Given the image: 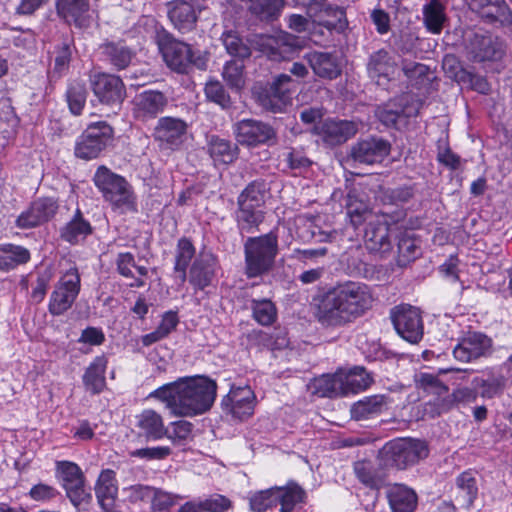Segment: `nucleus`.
I'll use <instances>...</instances> for the list:
<instances>
[{"label": "nucleus", "mask_w": 512, "mask_h": 512, "mask_svg": "<svg viewBox=\"0 0 512 512\" xmlns=\"http://www.w3.org/2000/svg\"><path fill=\"white\" fill-rule=\"evenodd\" d=\"M80 291V276L77 269H70L58 282L52 292L49 311L52 315L66 312L75 301Z\"/></svg>", "instance_id": "f8f14e48"}, {"label": "nucleus", "mask_w": 512, "mask_h": 512, "mask_svg": "<svg viewBox=\"0 0 512 512\" xmlns=\"http://www.w3.org/2000/svg\"><path fill=\"white\" fill-rule=\"evenodd\" d=\"M91 233L90 223L83 218L81 211L77 209L73 218L62 228L61 237L63 240L75 244Z\"/></svg>", "instance_id": "ea45409f"}, {"label": "nucleus", "mask_w": 512, "mask_h": 512, "mask_svg": "<svg viewBox=\"0 0 512 512\" xmlns=\"http://www.w3.org/2000/svg\"><path fill=\"white\" fill-rule=\"evenodd\" d=\"M195 255V247L188 238H180L177 243L174 271L179 274L181 283L187 279V267Z\"/></svg>", "instance_id": "c03bdc74"}, {"label": "nucleus", "mask_w": 512, "mask_h": 512, "mask_svg": "<svg viewBox=\"0 0 512 512\" xmlns=\"http://www.w3.org/2000/svg\"><path fill=\"white\" fill-rule=\"evenodd\" d=\"M181 496L154 488L151 496V507L154 511H164L172 507Z\"/></svg>", "instance_id": "0e129e2a"}, {"label": "nucleus", "mask_w": 512, "mask_h": 512, "mask_svg": "<svg viewBox=\"0 0 512 512\" xmlns=\"http://www.w3.org/2000/svg\"><path fill=\"white\" fill-rule=\"evenodd\" d=\"M454 79L457 82L468 84L473 90L482 94H487L490 90L489 83L483 76L473 74L465 69L454 73Z\"/></svg>", "instance_id": "680f3d73"}, {"label": "nucleus", "mask_w": 512, "mask_h": 512, "mask_svg": "<svg viewBox=\"0 0 512 512\" xmlns=\"http://www.w3.org/2000/svg\"><path fill=\"white\" fill-rule=\"evenodd\" d=\"M371 382V377L363 367H354L343 377V393L366 389Z\"/></svg>", "instance_id": "3c124183"}, {"label": "nucleus", "mask_w": 512, "mask_h": 512, "mask_svg": "<svg viewBox=\"0 0 512 512\" xmlns=\"http://www.w3.org/2000/svg\"><path fill=\"white\" fill-rule=\"evenodd\" d=\"M328 252L329 251L326 246L308 249H295L293 257L304 264H307L308 262L317 263L318 259L325 257Z\"/></svg>", "instance_id": "774afa93"}, {"label": "nucleus", "mask_w": 512, "mask_h": 512, "mask_svg": "<svg viewBox=\"0 0 512 512\" xmlns=\"http://www.w3.org/2000/svg\"><path fill=\"white\" fill-rule=\"evenodd\" d=\"M417 110L407 105L404 98L390 101L377 107L375 115L386 127H397L400 123H406L407 118L416 115Z\"/></svg>", "instance_id": "cd10ccee"}, {"label": "nucleus", "mask_w": 512, "mask_h": 512, "mask_svg": "<svg viewBox=\"0 0 512 512\" xmlns=\"http://www.w3.org/2000/svg\"><path fill=\"white\" fill-rule=\"evenodd\" d=\"M357 132V125L352 121L326 119L315 126L314 134L330 146L340 145L352 138Z\"/></svg>", "instance_id": "4be33fe9"}, {"label": "nucleus", "mask_w": 512, "mask_h": 512, "mask_svg": "<svg viewBox=\"0 0 512 512\" xmlns=\"http://www.w3.org/2000/svg\"><path fill=\"white\" fill-rule=\"evenodd\" d=\"M268 191L264 180H255L247 185L238 197L237 203L261 208L265 202V195Z\"/></svg>", "instance_id": "a18cd8bd"}, {"label": "nucleus", "mask_w": 512, "mask_h": 512, "mask_svg": "<svg viewBox=\"0 0 512 512\" xmlns=\"http://www.w3.org/2000/svg\"><path fill=\"white\" fill-rule=\"evenodd\" d=\"M375 465L369 460H359L353 464V470L357 479L366 487L370 489H380L386 480L384 469L386 467Z\"/></svg>", "instance_id": "7c9ffc66"}, {"label": "nucleus", "mask_w": 512, "mask_h": 512, "mask_svg": "<svg viewBox=\"0 0 512 512\" xmlns=\"http://www.w3.org/2000/svg\"><path fill=\"white\" fill-rule=\"evenodd\" d=\"M236 139L247 146L275 144L276 132L269 124L255 119H243L234 126Z\"/></svg>", "instance_id": "4468645a"}, {"label": "nucleus", "mask_w": 512, "mask_h": 512, "mask_svg": "<svg viewBox=\"0 0 512 512\" xmlns=\"http://www.w3.org/2000/svg\"><path fill=\"white\" fill-rule=\"evenodd\" d=\"M386 407V398L383 395L365 397L354 403L351 407V416L355 420L367 419L379 414Z\"/></svg>", "instance_id": "58836bf2"}, {"label": "nucleus", "mask_w": 512, "mask_h": 512, "mask_svg": "<svg viewBox=\"0 0 512 512\" xmlns=\"http://www.w3.org/2000/svg\"><path fill=\"white\" fill-rule=\"evenodd\" d=\"M204 512H226L232 507L229 498L221 494H213L202 500Z\"/></svg>", "instance_id": "338daca9"}, {"label": "nucleus", "mask_w": 512, "mask_h": 512, "mask_svg": "<svg viewBox=\"0 0 512 512\" xmlns=\"http://www.w3.org/2000/svg\"><path fill=\"white\" fill-rule=\"evenodd\" d=\"M107 360L104 356H99L86 369L83 375V382L87 390L93 394L100 393L105 387V370Z\"/></svg>", "instance_id": "4c0bfd02"}, {"label": "nucleus", "mask_w": 512, "mask_h": 512, "mask_svg": "<svg viewBox=\"0 0 512 512\" xmlns=\"http://www.w3.org/2000/svg\"><path fill=\"white\" fill-rule=\"evenodd\" d=\"M158 45L168 67L176 72L186 73L192 65L202 68L205 64L202 57L195 56L191 46L184 42L166 36L158 41Z\"/></svg>", "instance_id": "6e6552de"}, {"label": "nucleus", "mask_w": 512, "mask_h": 512, "mask_svg": "<svg viewBox=\"0 0 512 512\" xmlns=\"http://www.w3.org/2000/svg\"><path fill=\"white\" fill-rule=\"evenodd\" d=\"M276 497H278L276 486L255 492L249 499L250 508L255 512H265L277 504Z\"/></svg>", "instance_id": "bf43d9fd"}, {"label": "nucleus", "mask_w": 512, "mask_h": 512, "mask_svg": "<svg viewBox=\"0 0 512 512\" xmlns=\"http://www.w3.org/2000/svg\"><path fill=\"white\" fill-rule=\"evenodd\" d=\"M304 58L314 74L320 78L332 80L341 74L338 59L332 53L314 51L307 53Z\"/></svg>", "instance_id": "c85d7f7f"}, {"label": "nucleus", "mask_w": 512, "mask_h": 512, "mask_svg": "<svg viewBox=\"0 0 512 512\" xmlns=\"http://www.w3.org/2000/svg\"><path fill=\"white\" fill-rule=\"evenodd\" d=\"M252 311L254 319L263 326L271 325L276 320V307L270 300H253Z\"/></svg>", "instance_id": "13d9d810"}, {"label": "nucleus", "mask_w": 512, "mask_h": 512, "mask_svg": "<svg viewBox=\"0 0 512 512\" xmlns=\"http://www.w3.org/2000/svg\"><path fill=\"white\" fill-rule=\"evenodd\" d=\"M472 385L474 389L481 388V396L484 398H493L494 396L500 394L504 388V380L501 378H489L482 379L476 377L472 381Z\"/></svg>", "instance_id": "e2e57ef3"}, {"label": "nucleus", "mask_w": 512, "mask_h": 512, "mask_svg": "<svg viewBox=\"0 0 512 512\" xmlns=\"http://www.w3.org/2000/svg\"><path fill=\"white\" fill-rule=\"evenodd\" d=\"M255 44L258 50L273 61L289 59L302 47L298 37L286 32L277 36H258Z\"/></svg>", "instance_id": "9b49d317"}, {"label": "nucleus", "mask_w": 512, "mask_h": 512, "mask_svg": "<svg viewBox=\"0 0 512 512\" xmlns=\"http://www.w3.org/2000/svg\"><path fill=\"white\" fill-rule=\"evenodd\" d=\"M428 456V447L417 439H399L384 445L379 451L380 465L386 468L406 469Z\"/></svg>", "instance_id": "20e7f679"}, {"label": "nucleus", "mask_w": 512, "mask_h": 512, "mask_svg": "<svg viewBox=\"0 0 512 512\" xmlns=\"http://www.w3.org/2000/svg\"><path fill=\"white\" fill-rule=\"evenodd\" d=\"M277 503H280V512H291L298 503L305 498V491L296 483L291 482L286 486H276Z\"/></svg>", "instance_id": "37998d69"}, {"label": "nucleus", "mask_w": 512, "mask_h": 512, "mask_svg": "<svg viewBox=\"0 0 512 512\" xmlns=\"http://www.w3.org/2000/svg\"><path fill=\"white\" fill-rule=\"evenodd\" d=\"M87 89L84 84L71 83L66 92L68 107L74 115H80L87 99Z\"/></svg>", "instance_id": "4d7b16f0"}, {"label": "nucleus", "mask_w": 512, "mask_h": 512, "mask_svg": "<svg viewBox=\"0 0 512 512\" xmlns=\"http://www.w3.org/2000/svg\"><path fill=\"white\" fill-rule=\"evenodd\" d=\"M264 220V211L261 208L238 203L236 222L241 233H254Z\"/></svg>", "instance_id": "e433bc0d"}, {"label": "nucleus", "mask_w": 512, "mask_h": 512, "mask_svg": "<svg viewBox=\"0 0 512 512\" xmlns=\"http://www.w3.org/2000/svg\"><path fill=\"white\" fill-rule=\"evenodd\" d=\"M315 392L321 397H335L343 393V377L324 375L314 381Z\"/></svg>", "instance_id": "5fc2aeb1"}, {"label": "nucleus", "mask_w": 512, "mask_h": 512, "mask_svg": "<svg viewBox=\"0 0 512 512\" xmlns=\"http://www.w3.org/2000/svg\"><path fill=\"white\" fill-rule=\"evenodd\" d=\"M222 43L227 53L237 60H244L251 56L250 47L243 42V40L232 31H227L222 34Z\"/></svg>", "instance_id": "6e6d98bb"}, {"label": "nucleus", "mask_w": 512, "mask_h": 512, "mask_svg": "<svg viewBox=\"0 0 512 512\" xmlns=\"http://www.w3.org/2000/svg\"><path fill=\"white\" fill-rule=\"evenodd\" d=\"M390 318L397 334L411 344H417L424 335L421 312L417 307L400 304L391 309Z\"/></svg>", "instance_id": "0eeeda50"}, {"label": "nucleus", "mask_w": 512, "mask_h": 512, "mask_svg": "<svg viewBox=\"0 0 512 512\" xmlns=\"http://www.w3.org/2000/svg\"><path fill=\"white\" fill-rule=\"evenodd\" d=\"M480 14L490 23H499L502 27L512 25V11L505 0H499L497 3L489 4Z\"/></svg>", "instance_id": "de8ad7c7"}, {"label": "nucleus", "mask_w": 512, "mask_h": 512, "mask_svg": "<svg viewBox=\"0 0 512 512\" xmlns=\"http://www.w3.org/2000/svg\"><path fill=\"white\" fill-rule=\"evenodd\" d=\"M466 50L475 62L497 61L504 55V44L489 33L473 32L467 38Z\"/></svg>", "instance_id": "9d476101"}, {"label": "nucleus", "mask_w": 512, "mask_h": 512, "mask_svg": "<svg viewBox=\"0 0 512 512\" xmlns=\"http://www.w3.org/2000/svg\"><path fill=\"white\" fill-rule=\"evenodd\" d=\"M283 0H250L249 10L260 20L276 18L283 7Z\"/></svg>", "instance_id": "864d4df0"}, {"label": "nucleus", "mask_w": 512, "mask_h": 512, "mask_svg": "<svg viewBox=\"0 0 512 512\" xmlns=\"http://www.w3.org/2000/svg\"><path fill=\"white\" fill-rule=\"evenodd\" d=\"M397 67L395 57L384 48L372 52L366 63L368 77L384 89H388L390 82L395 79Z\"/></svg>", "instance_id": "ddd939ff"}, {"label": "nucleus", "mask_w": 512, "mask_h": 512, "mask_svg": "<svg viewBox=\"0 0 512 512\" xmlns=\"http://www.w3.org/2000/svg\"><path fill=\"white\" fill-rule=\"evenodd\" d=\"M292 82V78L287 74L276 76L262 98L263 107L274 113L282 112L291 99Z\"/></svg>", "instance_id": "a878e982"}, {"label": "nucleus", "mask_w": 512, "mask_h": 512, "mask_svg": "<svg viewBox=\"0 0 512 512\" xmlns=\"http://www.w3.org/2000/svg\"><path fill=\"white\" fill-rule=\"evenodd\" d=\"M30 259L29 251L13 244L0 245V270H10L25 264Z\"/></svg>", "instance_id": "79ce46f5"}, {"label": "nucleus", "mask_w": 512, "mask_h": 512, "mask_svg": "<svg viewBox=\"0 0 512 512\" xmlns=\"http://www.w3.org/2000/svg\"><path fill=\"white\" fill-rule=\"evenodd\" d=\"M386 497L392 512H414L417 507L415 491L404 484L389 485Z\"/></svg>", "instance_id": "c756f323"}, {"label": "nucleus", "mask_w": 512, "mask_h": 512, "mask_svg": "<svg viewBox=\"0 0 512 512\" xmlns=\"http://www.w3.org/2000/svg\"><path fill=\"white\" fill-rule=\"evenodd\" d=\"M167 105L168 97L163 92L144 90L136 94L132 101V115L134 119L145 123L163 113Z\"/></svg>", "instance_id": "2eb2a0df"}, {"label": "nucleus", "mask_w": 512, "mask_h": 512, "mask_svg": "<svg viewBox=\"0 0 512 512\" xmlns=\"http://www.w3.org/2000/svg\"><path fill=\"white\" fill-rule=\"evenodd\" d=\"M423 19L426 28L434 33L439 34L443 27L445 19L444 8L439 0H430L423 7Z\"/></svg>", "instance_id": "49530a36"}, {"label": "nucleus", "mask_w": 512, "mask_h": 512, "mask_svg": "<svg viewBox=\"0 0 512 512\" xmlns=\"http://www.w3.org/2000/svg\"><path fill=\"white\" fill-rule=\"evenodd\" d=\"M216 263V258L212 253L200 252L189 271L190 284L197 290H204L210 286L215 277Z\"/></svg>", "instance_id": "bb28decb"}, {"label": "nucleus", "mask_w": 512, "mask_h": 512, "mask_svg": "<svg viewBox=\"0 0 512 512\" xmlns=\"http://www.w3.org/2000/svg\"><path fill=\"white\" fill-rule=\"evenodd\" d=\"M58 210V203L53 198H40L32 202L30 207L22 212L16 226L21 229H30L51 220Z\"/></svg>", "instance_id": "aec40b11"}, {"label": "nucleus", "mask_w": 512, "mask_h": 512, "mask_svg": "<svg viewBox=\"0 0 512 512\" xmlns=\"http://www.w3.org/2000/svg\"><path fill=\"white\" fill-rule=\"evenodd\" d=\"M492 348V340L485 334L473 332L466 335L454 348V357L462 362H470L488 355Z\"/></svg>", "instance_id": "393cba45"}, {"label": "nucleus", "mask_w": 512, "mask_h": 512, "mask_svg": "<svg viewBox=\"0 0 512 512\" xmlns=\"http://www.w3.org/2000/svg\"><path fill=\"white\" fill-rule=\"evenodd\" d=\"M94 95L105 105H120L126 97L122 79L116 75L97 73L91 78Z\"/></svg>", "instance_id": "f3484780"}, {"label": "nucleus", "mask_w": 512, "mask_h": 512, "mask_svg": "<svg viewBox=\"0 0 512 512\" xmlns=\"http://www.w3.org/2000/svg\"><path fill=\"white\" fill-rule=\"evenodd\" d=\"M117 492L115 472L110 469L102 471L95 486V494L103 510L112 508Z\"/></svg>", "instance_id": "2f4dec72"}, {"label": "nucleus", "mask_w": 512, "mask_h": 512, "mask_svg": "<svg viewBox=\"0 0 512 512\" xmlns=\"http://www.w3.org/2000/svg\"><path fill=\"white\" fill-rule=\"evenodd\" d=\"M100 49L105 59L118 70L128 67L134 57L132 50L123 42H106Z\"/></svg>", "instance_id": "c9c22d12"}, {"label": "nucleus", "mask_w": 512, "mask_h": 512, "mask_svg": "<svg viewBox=\"0 0 512 512\" xmlns=\"http://www.w3.org/2000/svg\"><path fill=\"white\" fill-rule=\"evenodd\" d=\"M71 58V48L67 42H62L57 46L53 75L61 76L68 69Z\"/></svg>", "instance_id": "69168bd1"}, {"label": "nucleus", "mask_w": 512, "mask_h": 512, "mask_svg": "<svg viewBox=\"0 0 512 512\" xmlns=\"http://www.w3.org/2000/svg\"><path fill=\"white\" fill-rule=\"evenodd\" d=\"M397 253L399 265H406L420 254L418 241L407 233L398 236Z\"/></svg>", "instance_id": "603ef678"}, {"label": "nucleus", "mask_w": 512, "mask_h": 512, "mask_svg": "<svg viewBox=\"0 0 512 512\" xmlns=\"http://www.w3.org/2000/svg\"><path fill=\"white\" fill-rule=\"evenodd\" d=\"M94 183L105 200L114 206L128 209L133 207V191L124 177L115 174L105 166H100L94 175Z\"/></svg>", "instance_id": "39448f33"}, {"label": "nucleus", "mask_w": 512, "mask_h": 512, "mask_svg": "<svg viewBox=\"0 0 512 512\" xmlns=\"http://www.w3.org/2000/svg\"><path fill=\"white\" fill-rule=\"evenodd\" d=\"M113 128L105 121L88 125L75 145V155L84 160L97 158L113 139Z\"/></svg>", "instance_id": "423d86ee"}, {"label": "nucleus", "mask_w": 512, "mask_h": 512, "mask_svg": "<svg viewBox=\"0 0 512 512\" xmlns=\"http://www.w3.org/2000/svg\"><path fill=\"white\" fill-rule=\"evenodd\" d=\"M243 60L227 61L223 67L222 77L231 89L241 90L245 85Z\"/></svg>", "instance_id": "8fccbe9b"}, {"label": "nucleus", "mask_w": 512, "mask_h": 512, "mask_svg": "<svg viewBox=\"0 0 512 512\" xmlns=\"http://www.w3.org/2000/svg\"><path fill=\"white\" fill-rule=\"evenodd\" d=\"M245 274L248 278L268 273L278 254L277 235L270 232L258 237H248L244 242Z\"/></svg>", "instance_id": "7ed1b4c3"}, {"label": "nucleus", "mask_w": 512, "mask_h": 512, "mask_svg": "<svg viewBox=\"0 0 512 512\" xmlns=\"http://www.w3.org/2000/svg\"><path fill=\"white\" fill-rule=\"evenodd\" d=\"M390 143L382 138H370L351 147V158L361 164L380 163L390 153Z\"/></svg>", "instance_id": "5701e85b"}, {"label": "nucleus", "mask_w": 512, "mask_h": 512, "mask_svg": "<svg viewBox=\"0 0 512 512\" xmlns=\"http://www.w3.org/2000/svg\"><path fill=\"white\" fill-rule=\"evenodd\" d=\"M346 211L355 228L362 225L371 216V210L368 205L364 201L359 200L354 193L347 195Z\"/></svg>", "instance_id": "09e8293b"}, {"label": "nucleus", "mask_w": 512, "mask_h": 512, "mask_svg": "<svg viewBox=\"0 0 512 512\" xmlns=\"http://www.w3.org/2000/svg\"><path fill=\"white\" fill-rule=\"evenodd\" d=\"M456 495L455 500L462 508H470L478 495L477 480L474 475L469 472L461 473L456 479Z\"/></svg>", "instance_id": "72a5a7b5"}, {"label": "nucleus", "mask_w": 512, "mask_h": 512, "mask_svg": "<svg viewBox=\"0 0 512 512\" xmlns=\"http://www.w3.org/2000/svg\"><path fill=\"white\" fill-rule=\"evenodd\" d=\"M208 152L215 162L230 164L238 156V147L229 140L212 136L208 144Z\"/></svg>", "instance_id": "a19ab883"}, {"label": "nucleus", "mask_w": 512, "mask_h": 512, "mask_svg": "<svg viewBox=\"0 0 512 512\" xmlns=\"http://www.w3.org/2000/svg\"><path fill=\"white\" fill-rule=\"evenodd\" d=\"M216 390L215 381L207 377H185L159 387L150 393V397L165 403L175 416L192 417L212 407Z\"/></svg>", "instance_id": "f03ea898"}, {"label": "nucleus", "mask_w": 512, "mask_h": 512, "mask_svg": "<svg viewBox=\"0 0 512 512\" xmlns=\"http://www.w3.org/2000/svg\"><path fill=\"white\" fill-rule=\"evenodd\" d=\"M136 426L148 439L158 440L167 434L163 419L156 411L147 409L136 416Z\"/></svg>", "instance_id": "473e14b6"}, {"label": "nucleus", "mask_w": 512, "mask_h": 512, "mask_svg": "<svg viewBox=\"0 0 512 512\" xmlns=\"http://www.w3.org/2000/svg\"><path fill=\"white\" fill-rule=\"evenodd\" d=\"M316 27L323 26L329 33L333 30L342 32L348 25L345 11L342 7L326 3V0H316L308 5V14Z\"/></svg>", "instance_id": "dca6fc26"}, {"label": "nucleus", "mask_w": 512, "mask_h": 512, "mask_svg": "<svg viewBox=\"0 0 512 512\" xmlns=\"http://www.w3.org/2000/svg\"><path fill=\"white\" fill-rule=\"evenodd\" d=\"M395 228L390 226L386 219L377 218L368 223L365 229V246L372 252L385 257L392 251L391 235Z\"/></svg>", "instance_id": "a211bd4d"}, {"label": "nucleus", "mask_w": 512, "mask_h": 512, "mask_svg": "<svg viewBox=\"0 0 512 512\" xmlns=\"http://www.w3.org/2000/svg\"><path fill=\"white\" fill-rule=\"evenodd\" d=\"M187 132V124L180 118L161 117L153 130L155 141L163 148L175 149L179 147Z\"/></svg>", "instance_id": "6ab92c4d"}, {"label": "nucleus", "mask_w": 512, "mask_h": 512, "mask_svg": "<svg viewBox=\"0 0 512 512\" xmlns=\"http://www.w3.org/2000/svg\"><path fill=\"white\" fill-rule=\"evenodd\" d=\"M57 471L67 497L77 509L91 501V493L85 488L84 474L76 463L57 462Z\"/></svg>", "instance_id": "1a4fd4ad"}, {"label": "nucleus", "mask_w": 512, "mask_h": 512, "mask_svg": "<svg viewBox=\"0 0 512 512\" xmlns=\"http://www.w3.org/2000/svg\"><path fill=\"white\" fill-rule=\"evenodd\" d=\"M57 13L68 23L81 27L84 16L90 9L89 0H57Z\"/></svg>", "instance_id": "f704fd0d"}, {"label": "nucleus", "mask_w": 512, "mask_h": 512, "mask_svg": "<svg viewBox=\"0 0 512 512\" xmlns=\"http://www.w3.org/2000/svg\"><path fill=\"white\" fill-rule=\"evenodd\" d=\"M168 17L174 27L185 33L194 29L197 22V10L202 8V0L199 5L195 1L173 0L167 3Z\"/></svg>", "instance_id": "b1692460"}, {"label": "nucleus", "mask_w": 512, "mask_h": 512, "mask_svg": "<svg viewBox=\"0 0 512 512\" xmlns=\"http://www.w3.org/2000/svg\"><path fill=\"white\" fill-rule=\"evenodd\" d=\"M205 95L210 101L218 104L222 108H229L232 104L229 94L218 80L206 83Z\"/></svg>", "instance_id": "052dcab7"}, {"label": "nucleus", "mask_w": 512, "mask_h": 512, "mask_svg": "<svg viewBox=\"0 0 512 512\" xmlns=\"http://www.w3.org/2000/svg\"><path fill=\"white\" fill-rule=\"evenodd\" d=\"M255 396L250 387H232L230 392L222 399L223 409L234 418L244 420L254 411Z\"/></svg>", "instance_id": "412c9836"}, {"label": "nucleus", "mask_w": 512, "mask_h": 512, "mask_svg": "<svg viewBox=\"0 0 512 512\" xmlns=\"http://www.w3.org/2000/svg\"><path fill=\"white\" fill-rule=\"evenodd\" d=\"M374 299L370 288L361 282L345 281L312 297L315 319L325 328H341L364 316Z\"/></svg>", "instance_id": "f257e3e1"}]
</instances>
